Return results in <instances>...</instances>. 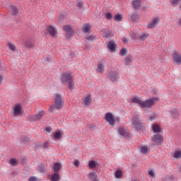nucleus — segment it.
Masks as SVG:
<instances>
[{"instance_id":"obj_1","label":"nucleus","mask_w":181,"mask_h":181,"mask_svg":"<svg viewBox=\"0 0 181 181\" xmlns=\"http://www.w3.org/2000/svg\"><path fill=\"white\" fill-rule=\"evenodd\" d=\"M54 103L55 105H52L49 107V111L52 112L53 110H62L63 108V105H64V103L63 102V98H62V95L59 93H56L54 95Z\"/></svg>"},{"instance_id":"obj_2","label":"nucleus","mask_w":181,"mask_h":181,"mask_svg":"<svg viewBox=\"0 0 181 181\" xmlns=\"http://www.w3.org/2000/svg\"><path fill=\"white\" fill-rule=\"evenodd\" d=\"M156 101H159V98H152L151 99L141 101V108H151L155 105V103H156Z\"/></svg>"},{"instance_id":"obj_3","label":"nucleus","mask_w":181,"mask_h":181,"mask_svg":"<svg viewBox=\"0 0 181 181\" xmlns=\"http://www.w3.org/2000/svg\"><path fill=\"white\" fill-rule=\"evenodd\" d=\"M12 117H21L23 114V109L22 105L18 103L15 105L11 110Z\"/></svg>"},{"instance_id":"obj_4","label":"nucleus","mask_w":181,"mask_h":181,"mask_svg":"<svg viewBox=\"0 0 181 181\" xmlns=\"http://www.w3.org/2000/svg\"><path fill=\"white\" fill-rule=\"evenodd\" d=\"M160 22V18L159 17H154L151 22H150L147 28L148 29H155L158 25H159V23Z\"/></svg>"},{"instance_id":"obj_5","label":"nucleus","mask_w":181,"mask_h":181,"mask_svg":"<svg viewBox=\"0 0 181 181\" xmlns=\"http://www.w3.org/2000/svg\"><path fill=\"white\" fill-rule=\"evenodd\" d=\"M63 30L65 32L66 37L67 38L71 37L73 36V28L70 25H64Z\"/></svg>"},{"instance_id":"obj_6","label":"nucleus","mask_w":181,"mask_h":181,"mask_svg":"<svg viewBox=\"0 0 181 181\" xmlns=\"http://www.w3.org/2000/svg\"><path fill=\"white\" fill-rule=\"evenodd\" d=\"M108 78L110 80V81L114 83V81H118L119 79V75L115 71H110L108 75Z\"/></svg>"},{"instance_id":"obj_7","label":"nucleus","mask_w":181,"mask_h":181,"mask_svg":"<svg viewBox=\"0 0 181 181\" xmlns=\"http://www.w3.org/2000/svg\"><path fill=\"white\" fill-rule=\"evenodd\" d=\"M132 125L136 129H141V128H142V123H139V118L138 116L133 117Z\"/></svg>"},{"instance_id":"obj_8","label":"nucleus","mask_w":181,"mask_h":181,"mask_svg":"<svg viewBox=\"0 0 181 181\" xmlns=\"http://www.w3.org/2000/svg\"><path fill=\"white\" fill-rule=\"evenodd\" d=\"M152 139L157 145H160L163 142V136L160 134H155Z\"/></svg>"},{"instance_id":"obj_9","label":"nucleus","mask_w":181,"mask_h":181,"mask_svg":"<svg viewBox=\"0 0 181 181\" xmlns=\"http://www.w3.org/2000/svg\"><path fill=\"white\" fill-rule=\"evenodd\" d=\"M72 78L73 77L69 74H63L61 76V81L64 84L69 82Z\"/></svg>"},{"instance_id":"obj_10","label":"nucleus","mask_w":181,"mask_h":181,"mask_svg":"<svg viewBox=\"0 0 181 181\" xmlns=\"http://www.w3.org/2000/svg\"><path fill=\"white\" fill-rule=\"evenodd\" d=\"M105 119L107 120L110 125H114V116L110 112H107L105 115Z\"/></svg>"},{"instance_id":"obj_11","label":"nucleus","mask_w":181,"mask_h":181,"mask_svg":"<svg viewBox=\"0 0 181 181\" xmlns=\"http://www.w3.org/2000/svg\"><path fill=\"white\" fill-rule=\"evenodd\" d=\"M45 111H40L35 116L30 117L31 121H37V119H40L42 117H45Z\"/></svg>"},{"instance_id":"obj_12","label":"nucleus","mask_w":181,"mask_h":181,"mask_svg":"<svg viewBox=\"0 0 181 181\" xmlns=\"http://www.w3.org/2000/svg\"><path fill=\"white\" fill-rule=\"evenodd\" d=\"M173 60L177 64H181V54L175 51L173 53Z\"/></svg>"},{"instance_id":"obj_13","label":"nucleus","mask_w":181,"mask_h":181,"mask_svg":"<svg viewBox=\"0 0 181 181\" xmlns=\"http://www.w3.org/2000/svg\"><path fill=\"white\" fill-rule=\"evenodd\" d=\"M47 31L51 36H56V34L57 33V30H56V28L52 25L48 26Z\"/></svg>"},{"instance_id":"obj_14","label":"nucleus","mask_w":181,"mask_h":181,"mask_svg":"<svg viewBox=\"0 0 181 181\" xmlns=\"http://www.w3.org/2000/svg\"><path fill=\"white\" fill-rule=\"evenodd\" d=\"M51 181H60V175L59 173H55L52 174L50 177Z\"/></svg>"},{"instance_id":"obj_15","label":"nucleus","mask_w":181,"mask_h":181,"mask_svg":"<svg viewBox=\"0 0 181 181\" xmlns=\"http://www.w3.org/2000/svg\"><path fill=\"white\" fill-rule=\"evenodd\" d=\"M119 134L122 136H127L128 135V133L127 132V129L124 127H119L118 129Z\"/></svg>"},{"instance_id":"obj_16","label":"nucleus","mask_w":181,"mask_h":181,"mask_svg":"<svg viewBox=\"0 0 181 181\" xmlns=\"http://www.w3.org/2000/svg\"><path fill=\"white\" fill-rule=\"evenodd\" d=\"M152 129L155 134H159L160 132V127L158 124H152Z\"/></svg>"},{"instance_id":"obj_17","label":"nucleus","mask_w":181,"mask_h":181,"mask_svg":"<svg viewBox=\"0 0 181 181\" xmlns=\"http://www.w3.org/2000/svg\"><path fill=\"white\" fill-rule=\"evenodd\" d=\"M82 30L83 33H90V30H91V27L88 24H85L82 28Z\"/></svg>"},{"instance_id":"obj_18","label":"nucleus","mask_w":181,"mask_h":181,"mask_svg":"<svg viewBox=\"0 0 181 181\" xmlns=\"http://www.w3.org/2000/svg\"><path fill=\"white\" fill-rule=\"evenodd\" d=\"M132 4L134 9H139V7L141 6V0H133Z\"/></svg>"},{"instance_id":"obj_19","label":"nucleus","mask_w":181,"mask_h":181,"mask_svg":"<svg viewBox=\"0 0 181 181\" xmlns=\"http://www.w3.org/2000/svg\"><path fill=\"white\" fill-rule=\"evenodd\" d=\"M91 95H88L87 97L85 98L84 100H83V104L85 105H90L91 104Z\"/></svg>"},{"instance_id":"obj_20","label":"nucleus","mask_w":181,"mask_h":181,"mask_svg":"<svg viewBox=\"0 0 181 181\" xmlns=\"http://www.w3.org/2000/svg\"><path fill=\"white\" fill-rule=\"evenodd\" d=\"M53 169H54V172H56V173H57V172H59V170L62 169V164L59 163H55L54 164Z\"/></svg>"},{"instance_id":"obj_21","label":"nucleus","mask_w":181,"mask_h":181,"mask_svg":"<svg viewBox=\"0 0 181 181\" xmlns=\"http://www.w3.org/2000/svg\"><path fill=\"white\" fill-rule=\"evenodd\" d=\"M140 40H145L149 37V33H143L139 35Z\"/></svg>"},{"instance_id":"obj_22","label":"nucleus","mask_w":181,"mask_h":181,"mask_svg":"<svg viewBox=\"0 0 181 181\" xmlns=\"http://www.w3.org/2000/svg\"><path fill=\"white\" fill-rule=\"evenodd\" d=\"M116 46H117V45H115L114 43V42H110L108 43L107 47L110 50V52H114V50H115V47Z\"/></svg>"},{"instance_id":"obj_23","label":"nucleus","mask_w":181,"mask_h":181,"mask_svg":"<svg viewBox=\"0 0 181 181\" xmlns=\"http://www.w3.org/2000/svg\"><path fill=\"white\" fill-rule=\"evenodd\" d=\"M96 71L98 73H104V65L103 64H98L97 69H96Z\"/></svg>"},{"instance_id":"obj_24","label":"nucleus","mask_w":181,"mask_h":181,"mask_svg":"<svg viewBox=\"0 0 181 181\" xmlns=\"http://www.w3.org/2000/svg\"><path fill=\"white\" fill-rule=\"evenodd\" d=\"M130 19L132 22L136 23L138 22V19H139V17L138 16V14L134 13L130 16Z\"/></svg>"},{"instance_id":"obj_25","label":"nucleus","mask_w":181,"mask_h":181,"mask_svg":"<svg viewBox=\"0 0 181 181\" xmlns=\"http://www.w3.org/2000/svg\"><path fill=\"white\" fill-rule=\"evenodd\" d=\"M18 159L16 158H11L9 160V164L11 165V166H18Z\"/></svg>"},{"instance_id":"obj_26","label":"nucleus","mask_w":181,"mask_h":181,"mask_svg":"<svg viewBox=\"0 0 181 181\" xmlns=\"http://www.w3.org/2000/svg\"><path fill=\"white\" fill-rule=\"evenodd\" d=\"M89 179H92V180H97L98 178L97 177V174L95 173L92 172L89 173L88 175Z\"/></svg>"},{"instance_id":"obj_27","label":"nucleus","mask_w":181,"mask_h":181,"mask_svg":"<svg viewBox=\"0 0 181 181\" xmlns=\"http://www.w3.org/2000/svg\"><path fill=\"white\" fill-rule=\"evenodd\" d=\"M103 37H106V39H111L112 37V34H111L110 30H107L104 33Z\"/></svg>"},{"instance_id":"obj_28","label":"nucleus","mask_w":181,"mask_h":181,"mask_svg":"<svg viewBox=\"0 0 181 181\" xmlns=\"http://www.w3.org/2000/svg\"><path fill=\"white\" fill-rule=\"evenodd\" d=\"M132 103H135L136 104H139L141 107V104H142V101H141V99L138 98H133L132 100Z\"/></svg>"},{"instance_id":"obj_29","label":"nucleus","mask_w":181,"mask_h":181,"mask_svg":"<svg viewBox=\"0 0 181 181\" xmlns=\"http://www.w3.org/2000/svg\"><path fill=\"white\" fill-rule=\"evenodd\" d=\"M173 158H175V159H180V158H181V151H177L173 153Z\"/></svg>"},{"instance_id":"obj_30","label":"nucleus","mask_w":181,"mask_h":181,"mask_svg":"<svg viewBox=\"0 0 181 181\" xmlns=\"http://www.w3.org/2000/svg\"><path fill=\"white\" fill-rule=\"evenodd\" d=\"M38 170L41 172V173H46L47 170L45 169V165H43V164H40L38 168Z\"/></svg>"},{"instance_id":"obj_31","label":"nucleus","mask_w":181,"mask_h":181,"mask_svg":"<svg viewBox=\"0 0 181 181\" xmlns=\"http://www.w3.org/2000/svg\"><path fill=\"white\" fill-rule=\"evenodd\" d=\"M11 12L13 15H18V8L16 6H11Z\"/></svg>"},{"instance_id":"obj_32","label":"nucleus","mask_w":181,"mask_h":181,"mask_svg":"<svg viewBox=\"0 0 181 181\" xmlns=\"http://www.w3.org/2000/svg\"><path fill=\"white\" fill-rule=\"evenodd\" d=\"M24 45H25L26 47H28V49H32V47H33V44L30 41L24 42Z\"/></svg>"},{"instance_id":"obj_33","label":"nucleus","mask_w":181,"mask_h":181,"mask_svg":"<svg viewBox=\"0 0 181 181\" xmlns=\"http://www.w3.org/2000/svg\"><path fill=\"white\" fill-rule=\"evenodd\" d=\"M68 83L69 90H73V88H74V81H73V78L69 80Z\"/></svg>"},{"instance_id":"obj_34","label":"nucleus","mask_w":181,"mask_h":181,"mask_svg":"<svg viewBox=\"0 0 181 181\" xmlns=\"http://www.w3.org/2000/svg\"><path fill=\"white\" fill-rule=\"evenodd\" d=\"M115 176L117 179H121V176H122V172H121V170H117L115 172Z\"/></svg>"},{"instance_id":"obj_35","label":"nucleus","mask_w":181,"mask_h":181,"mask_svg":"<svg viewBox=\"0 0 181 181\" xmlns=\"http://www.w3.org/2000/svg\"><path fill=\"white\" fill-rule=\"evenodd\" d=\"M115 21H117V22H121L122 21V14H117L115 17Z\"/></svg>"},{"instance_id":"obj_36","label":"nucleus","mask_w":181,"mask_h":181,"mask_svg":"<svg viewBox=\"0 0 181 181\" xmlns=\"http://www.w3.org/2000/svg\"><path fill=\"white\" fill-rule=\"evenodd\" d=\"M128 53V51L127 50L126 48H122L120 52H119V55L120 56H125Z\"/></svg>"},{"instance_id":"obj_37","label":"nucleus","mask_w":181,"mask_h":181,"mask_svg":"<svg viewBox=\"0 0 181 181\" xmlns=\"http://www.w3.org/2000/svg\"><path fill=\"white\" fill-rule=\"evenodd\" d=\"M61 137L62 133L60 132H57L54 135V139H60Z\"/></svg>"},{"instance_id":"obj_38","label":"nucleus","mask_w":181,"mask_h":181,"mask_svg":"<svg viewBox=\"0 0 181 181\" xmlns=\"http://www.w3.org/2000/svg\"><path fill=\"white\" fill-rule=\"evenodd\" d=\"M8 47L10 50H12L13 52H15L16 50V47H15V45L12 43L8 44Z\"/></svg>"},{"instance_id":"obj_39","label":"nucleus","mask_w":181,"mask_h":181,"mask_svg":"<svg viewBox=\"0 0 181 181\" xmlns=\"http://www.w3.org/2000/svg\"><path fill=\"white\" fill-rule=\"evenodd\" d=\"M148 175L150 177H155V170H150L148 172Z\"/></svg>"},{"instance_id":"obj_40","label":"nucleus","mask_w":181,"mask_h":181,"mask_svg":"<svg viewBox=\"0 0 181 181\" xmlns=\"http://www.w3.org/2000/svg\"><path fill=\"white\" fill-rule=\"evenodd\" d=\"M141 153H146L148 152V148L146 146H143L140 148Z\"/></svg>"},{"instance_id":"obj_41","label":"nucleus","mask_w":181,"mask_h":181,"mask_svg":"<svg viewBox=\"0 0 181 181\" xmlns=\"http://www.w3.org/2000/svg\"><path fill=\"white\" fill-rule=\"evenodd\" d=\"M89 168H90L91 169L95 168V161L94 160H91L89 162Z\"/></svg>"},{"instance_id":"obj_42","label":"nucleus","mask_w":181,"mask_h":181,"mask_svg":"<svg viewBox=\"0 0 181 181\" xmlns=\"http://www.w3.org/2000/svg\"><path fill=\"white\" fill-rule=\"evenodd\" d=\"M171 181V180H175V177L173 175H170L168 177H166L165 179V181Z\"/></svg>"},{"instance_id":"obj_43","label":"nucleus","mask_w":181,"mask_h":181,"mask_svg":"<svg viewBox=\"0 0 181 181\" xmlns=\"http://www.w3.org/2000/svg\"><path fill=\"white\" fill-rule=\"evenodd\" d=\"M131 62H132L131 57H126V59H125V64L127 66H128V64L129 63H131Z\"/></svg>"},{"instance_id":"obj_44","label":"nucleus","mask_w":181,"mask_h":181,"mask_svg":"<svg viewBox=\"0 0 181 181\" xmlns=\"http://www.w3.org/2000/svg\"><path fill=\"white\" fill-rule=\"evenodd\" d=\"M76 6L78 8V9H81L83 7V3L80 1H76Z\"/></svg>"},{"instance_id":"obj_45","label":"nucleus","mask_w":181,"mask_h":181,"mask_svg":"<svg viewBox=\"0 0 181 181\" xmlns=\"http://www.w3.org/2000/svg\"><path fill=\"white\" fill-rule=\"evenodd\" d=\"M105 18L107 20L112 19V15H111L110 13H106Z\"/></svg>"},{"instance_id":"obj_46","label":"nucleus","mask_w":181,"mask_h":181,"mask_svg":"<svg viewBox=\"0 0 181 181\" xmlns=\"http://www.w3.org/2000/svg\"><path fill=\"white\" fill-rule=\"evenodd\" d=\"M74 166H76L77 168H78V166H80V161H78V160H76L74 163Z\"/></svg>"},{"instance_id":"obj_47","label":"nucleus","mask_w":181,"mask_h":181,"mask_svg":"<svg viewBox=\"0 0 181 181\" xmlns=\"http://www.w3.org/2000/svg\"><path fill=\"white\" fill-rule=\"evenodd\" d=\"M86 39H87V40H93L94 39V37L93 36H89Z\"/></svg>"},{"instance_id":"obj_48","label":"nucleus","mask_w":181,"mask_h":181,"mask_svg":"<svg viewBox=\"0 0 181 181\" xmlns=\"http://www.w3.org/2000/svg\"><path fill=\"white\" fill-rule=\"evenodd\" d=\"M2 81H4V76H2V75H0V84H1Z\"/></svg>"},{"instance_id":"obj_49","label":"nucleus","mask_w":181,"mask_h":181,"mask_svg":"<svg viewBox=\"0 0 181 181\" xmlns=\"http://www.w3.org/2000/svg\"><path fill=\"white\" fill-rule=\"evenodd\" d=\"M179 1L180 0H173V1H172L173 5L176 4V3H177V2H179Z\"/></svg>"},{"instance_id":"obj_50","label":"nucleus","mask_w":181,"mask_h":181,"mask_svg":"<svg viewBox=\"0 0 181 181\" xmlns=\"http://www.w3.org/2000/svg\"><path fill=\"white\" fill-rule=\"evenodd\" d=\"M46 131H47V132H50V131H52V128H50V127H47V128H46Z\"/></svg>"},{"instance_id":"obj_51","label":"nucleus","mask_w":181,"mask_h":181,"mask_svg":"<svg viewBox=\"0 0 181 181\" xmlns=\"http://www.w3.org/2000/svg\"><path fill=\"white\" fill-rule=\"evenodd\" d=\"M122 41L124 43H128V40L127 38H123Z\"/></svg>"},{"instance_id":"obj_52","label":"nucleus","mask_w":181,"mask_h":181,"mask_svg":"<svg viewBox=\"0 0 181 181\" xmlns=\"http://www.w3.org/2000/svg\"><path fill=\"white\" fill-rule=\"evenodd\" d=\"M43 146H44L45 148H47V144H43Z\"/></svg>"},{"instance_id":"obj_53","label":"nucleus","mask_w":181,"mask_h":181,"mask_svg":"<svg viewBox=\"0 0 181 181\" xmlns=\"http://www.w3.org/2000/svg\"><path fill=\"white\" fill-rule=\"evenodd\" d=\"M174 112H175V114H177V110H174Z\"/></svg>"},{"instance_id":"obj_54","label":"nucleus","mask_w":181,"mask_h":181,"mask_svg":"<svg viewBox=\"0 0 181 181\" xmlns=\"http://www.w3.org/2000/svg\"><path fill=\"white\" fill-rule=\"evenodd\" d=\"M173 117L174 118H176V115L173 114Z\"/></svg>"},{"instance_id":"obj_55","label":"nucleus","mask_w":181,"mask_h":181,"mask_svg":"<svg viewBox=\"0 0 181 181\" xmlns=\"http://www.w3.org/2000/svg\"><path fill=\"white\" fill-rule=\"evenodd\" d=\"M93 181H98V180H93Z\"/></svg>"},{"instance_id":"obj_56","label":"nucleus","mask_w":181,"mask_h":181,"mask_svg":"<svg viewBox=\"0 0 181 181\" xmlns=\"http://www.w3.org/2000/svg\"><path fill=\"white\" fill-rule=\"evenodd\" d=\"M152 119H153L152 117H151V120L152 121Z\"/></svg>"}]
</instances>
